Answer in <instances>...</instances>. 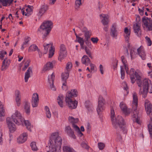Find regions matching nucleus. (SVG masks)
Returning <instances> with one entry per match:
<instances>
[{
  "mask_svg": "<svg viewBox=\"0 0 152 152\" xmlns=\"http://www.w3.org/2000/svg\"><path fill=\"white\" fill-rule=\"evenodd\" d=\"M24 110L26 113H30V103L27 101H25L24 102Z\"/></svg>",
  "mask_w": 152,
  "mask_h": 152,
  "instance_id": "nucleus-33",
  "label": "nucleus"
},
{
  "mask_svg": "<svg viewBox=\"0 0 152 152\" xmlns=\"http://www.w3.org/2000/svg\"><path fill=\"white\" fill-rule=\"evenodd\" d=\"M3 134L2 131L1 130H0V144H2L3 142Z\"/></svg>",
  "mask_w": 152,
  "mask_h": 152,
  "instance_id": "nucleus-62",
  "label": "nucleus"
},
{
  "mask_svg": "<svg viewBox=\"0 0 152 152\" xmlns=\"http://www.w3.org/2000/svg\"><path fill=\"white\" fill-rule=\"evenodd\" d=\"M28 134L26 132H24L20 134L17 138V142L19 144H22L27 140Z\"/></svg>",
  "mask_w": 152,
  "mask_h": 152,
  "instance_id": "nucleus-14",
  "label": "nucleus"
},
{
  "mask_svg": "<svg viewBox=\"0 0 152 152\" xmlns=\"http://www.w3.org/2000/svg\"><path fill=\"white\" fill-rule=\"evenodd\" d=\"M111 120L113 126L115 129L120 128L124 132L126 131V123L119 115H111Z\"/></svg>",
  "mask_w": 152,
  "mask_h": 152,
  "instance_id": "nucleus-4",
  "label": "nucleus"
},
{
  "mask_svg": "<svg viewBox=\"0 0 152 152\" xmlns=\"http://www.w3.org/2000/svg\"><path fill=\"white\" fill-rule=\"evenodd\" d=\"M15 100L17 105L19 107L21 104V96L20 92L18 90H16L15 92Z\"/></svg>",
  "mask_w": 152,
  "mask_h": 152,
  "instance_id": "nucleus-17",
  "label": "nucleus"
},
{
  "mask_svg": "<svg viewBox=\"0 0 152 152\" xmlns=\"http://www.w3.org/2000/svg\"><path fill=\"white\" fill-rule=\"evenodd\" d=\"M65 132L71 138L73 139L75 138V136L74 134V132L70 126H68L66 127Z\"/></svg>",
  "mask_w": 152,
  "mask_h": 152,
  "instance_id": "nucleus-20",
  "label": "nucleus"
},
{
  "mask_svg": "<svg viewBox=\"0 0 152 152\" xmlns=\"http://www.w3.org/2000/svg\"><path fill=\"white\" fill-rule=\"evenodd\" d=\"M55 78V75L53 73L50 76H49L48 78V81L50 85V88L53 91H55L56 89L54 85L53 82Z\"/></svg>",
  "mask_w": 152,
  "mask_h": 152,
  "instance_id": "nucleus-18",
  "label": "nucleus"
},
{
  "mask_svg": "<svg viewBox=\"0 0 152 152\" xmlns=\"http://www.w3.org/2000/svg\"><path fill=\"white\" fill-rule=\"evenodd\" d=\"M33 8L32 6L28 5L25 9L26 12H25V15L28 16L30 15L32 13Z\"/></svg>",
  "mask_w": 152,
  "mask_h": 152,
  "instance_id": "nucleus-36",
  "label": "nucleus"
},
{
  "mask_svg": "<svg viewBox=\"0 0 152 152\" xmlns=\"http://www.w3.org/2000/svg\"><path fill=\"white\" fill-rule=\"evenodd\" d=\"M32 150L34 151H36L37 150L38 148L36 146V143L35 142H33L30 144Z\"/></svg>",
  "mask_w": 152,
  "mask_h": 152,
  "instance_id": "nucleus-49",
  "label": "nucleus"
},
{
  "mask_svg": "<svg viewBox=\"0 0 152 152\" xmlns=\"http://www.w3.org/2000/svg\"><path fill=\"white\" fill-rule=\"evenodd\" d=\"M110 35L113 38L116 39L118 35V32L116 29V25L115 23L113 24L110 28Z\"/></svg>",
  "mask_w": 152,
  "mask_h": 152,
  "instance_id": "nucleus-15",
  "label": "nucleus"
},
{
  "mask_svg": "<svg viewBox=\"0 0 152 152\" xmlns=\"http://www.w3.org/2000/svg\"><path fill=\"white\" fill-rule=\"evenodd\" d=\"M53 67V64L50 62H48L44 66L43 68V70L45 71L49 70L52 69Z\"/></svg>",
  "mask_w": 152,
  "mask_h": 152,
  "instance_id": "nucleus-31",
  "label": "nucleus"
},
{
  "mask_svg": "<svg viewBox=\"0 0 152 152\" xmlns=\"http://www.w3.org/2000/svg\"><path fill=\"white\" fill-rule=\"evenodd\" d=\"M45 110L46 114H50L49 109L48 106H45Z\"/></svg>",
  "mask_w": 152,
  "mask_h": 152,
  "instance_id": "nucleus-61",
  "label": "nucleus"
},
{
  "mask_svg": "<svg viewBox=\"0 0 152 152\" xmlns=\"http://www.w3.org/2000/svg\"><path fill=\"white\" fill-rule=\"evenodd\" d=\"M67 55V51L64 45L61 44L60 47V51L59 54L58 60L61 61Z\"/></svg>",
  "mask_w": 152,
  "mask_h": 152,
  "instance_id": "nucleus-12",
  "label": "nucleus"
},
{
  "mask_svg": "<svg viewBox=\"0 0 152 152\" xmlns=\"http://www.w3.org/2000/svg\"><path fill=\"white\" fill-rule=\"evenodd\" d=\"M39 101V96L37 93L34 94L32 99V105L33 107H37Z\"/></svg>",
  "mask_w": 152,
  "mask_h": 152,
  "instance_id": "nucleus-16",
  "label": "nucleus"
},
{
  "mask_svg": "<svg viewBox=\"0 0 152 152\" xmlns=\"http://www.w3.org/2000/svg\"><path fill=\"white\" fill-rule=\"evenodd\" d=\"M43 46L44 48V54H46L48 51V49L49 47H51L53 46V44L51 43L46 44L44 43L43 45Z\"/></svg>",
  "mask_w": 152,
  "mask_h": 152,
  "instance_id": "nucleus-38",
  "label": "nucleus"
},
{
  "mask_svg": "<svg viewBox=\"0 0 152 152\" xmlns=\"http://www.w3.org/2000/svg\"><path fill=\"white\" fill-rule=\"evenodd\" d=\"M136 53L134 52V50L133 49H131L130 50V55L131 58L132 59L134 58L136 56Z\"/></svg>",
  "mask_w": 152,
  "mask_h": 152,
  "instance_id": "nucleus-52",
  "label": "nucleus"
},
{
  "mask_svg": "<svg viewBox=\"0 0 152 152\" xmlns=\"http://www.w3.org/2000/svg\"><path fill=\"white\" fill-rule=\"evenodd\" d=\"M145 106L147 114H152V105L148 100L145 102Z\"/></svg>",
  "mask_w": 152,
  "mask_h": 152,
  "instance_id": "nucleus-19",
  "label": "nucleus"
},
{
  "mask_svg": "<svg viewBox=\"0 0 152 152\" xmlns=\"http://www.w3.org/2000/svg\"><path fill=\"white\" fill-rule=\"evenodd\" d=\"M10 63V60L6 58L2 62L1 70L2 71L5 70L8 67Z\"/></svg>",
  "mask_w": 152,
  "mask_h": 152,
  "instance_id": "nucleus-23",
  "label": "nucleus"
},
{
  "mask_svg": "<svg viewBox=\"0 0 152 152\" xmlns=\"http://www.w3.org/2000/svg\"><path fill=\"white\" fill-rule=\"evenodd\" d=\"M53 23L51 21H44L41 25L40 28L42 30H45L48 31V33L50 32L53 27Z\"/></svg>",
  "mask_w": 152,
  "mask_h": 152,
  "instance_id": "nucleus-11",
  "label": "nucleus"
},
{
  "mask_svg": "<svg viewBox=\"0 0 152 152\" xmlns=\"http://www.w3.org/2000/svg\"><path fill=\"white\" fill-rule=\"evenodd\" d=\"M150 117L151 121L150 124L148 125V128L150 137L152 139V116H150Z\"/></svg>",
  "mask_w": 152,
  "mask_h": 152,
  "instance_id": "nucleus-40",
  "label": "nucleus"
},
{
  "mask_svg": "<svg viewBox=\"0 0 152 152\" xmlns=\"http://www.w3.org/2000/svg\"><path fill=\"white\" fill-rule=\"evenodd\" d=\"M12 118L7 117V122L10 132H14L16 129L15 125L12 122V120L18 125L25 124L27 129L31 131L33 126L28 120H25L21 115H12Z\"/></svg>",
  "mask_w": 152,
  "mask_h": 152,
  "instance_id": "nucleus-1",
  "label": "nucleus"
},
{
  "mask_svg": "<svg viewBox=\"0 0 152 152\" xmlns=\"http://www.w3.org/2000/svg\"><path fill=\"white\" fill-rule=\"evenodd\" d=\"M75 41V42H78L80 44L84 43V41L83 38L80 37H77V38Z\"/></svg>",
  "mask_w": 152,
  "mask_h": 152,
  "instance_id": "nucleus-55",
  "label": "nucleus"
},
{
  "mask_svg": "<svg viewBox=\"0 0 152 152\" xmlns=\"http://www.w3.org/2000/svg\"><path fill=\"white\" fill-rule=\"evenodd\" d=\"M46 33L44 34L42 36V38L44 40H45L46 39V37L48 35L50 32H48V31H46Z\"/></svg>",
  "mask_w": 152,
  "mask_h": 152,
  "instance_id": "nucleus-64",
  "label": "nucleus"
},
{
  "mask_svg": "<svg viewBox=\"0 0 152 152\" xmlns=\"http://www.w3.org/2000/svg\"><path fill=\"white\" fill-rule=\"evenodd\" d=\"M133 115L132 116V120L134 122H136L139 124L141 123L142 117L140 115Z\"/></svg>",
  "mask_w": 152,
  "mask_h": 152,
  "instance_id": "nucleus-26",
  "label": "nucleus"
},
{
  "mask_svg": "<svg viewBox=\"0 0 152 152\" xmlns=\"http://www.w3.org/2000/svg\"><path fill=\"white\" fill-rule=\"evenodd\" d=\"M64 152H76L72 148L67 146H64L63 148Z\"/></svg>",
  "mask_w": 152,
  "mask_h": 152,
  "instance_id": "nucleus-44",
  "label": "nucleus"
},
{
  "mask_svg": "<svg viewBox=\"0 0 152 152\" xmlns=\"http://www.w3.org/2000/svg\"><path fill=\"white\" fill-rule=\"evenodd\" d=\"M49 150L48 152H60L62 139L58 132L53 133L50 137Z\"/></svg>",
  "mask_w": 152,
  "mask_h": 152,
  "instance_id": "nucleus-2",
  "label": "nucleus"
},
{
  "mask_svg": "<svg viewBox=\"0 0 152 152\" xmlns=\"http://www.w3.org/2000/svg\"><path fill=\"white\" fill-rule=\"evenodd\" d=\"M142 25L144 28L149 31H152V20L151 18L144 16L142 19Z\"/></svg>",
  "mask_w": 152,
  "mask_h": 152,
  "instance_id": "nucleus-7",
  "label": "nucleus"
},
{
  "mask_svg": "<svg viewBox=\"0 0 152 152\" xmlns=\"http://www.w3.org/2000/svg\"><path fill=\"white\" fill-rule=\"evenodd\" d=\"M48 9V7L46 5H42L40 9L39 12V15L41 16Z\"/></svg>",
  "mask_w": 152,
  "mask_h": 152,
  "instance_id": "nucleus-39",
  "label": "nucleus"
},
{
  "mask_svg": "<svg viewBox=\"0 0 152 152\" xmlns=\"http://www.w3.org/2000/svg\"><path fill=\"white\" fill-rule=\"evenodd\" d=\"M81 61L83 64L86 66H88L91 63V61L89 58L86 55H84L83 57L82 58Z\"/></svg>",
  "mask_w": 152,
  "mask_h": 152,
  "instance_id": "nucleus-29",
  "label": "nucleus"
},
{
  "mask_svg": "<svg viewBox=\"0 0 152 152\" xmlns=\"http://www.w3.org/2000/svg\"><path fill=\"white\" fill-rule=\"evenodd\" d=\"M100 18L101 19V21L104 26H107L109 22L108 16L104 14H102L100 15Z\"/></svg>",
  "mask_w": 152,
  "mask_h": 152,
  "instance_id": "nucleus-22",
  "label": "nucleus"
},
{
  "mask_svg": "<svg viewBox=\"0 0 152 152\" xmlns=\"http://www.w3.org/2000/svg\"><path fill=\"white\" fill-rule=\"evenodd\" d=\"M145 39L146 40L148 45L149 46H151L152 44V42L150 38L146 36L145 37Z\"/></svg>",
  "mask_w": 152,
  "mask_h": 152,
  "instance_id": "nucleus-58",
  "label": "nucleus"
},
{
  "mask_svg": "<svg viewBox=\"0 0 152 152\" xmlns=\"http://www.w3.org/2000/svg\"><path fill=\"white\" fill-rule=\"evenodd\" d=\"M85 106L88 110V113H92L94 108L92 105L88 101H87L86 102Z\"/></svg>",
  "mask_w": 152,
  "mask_h": 152,
  "instance_id": "nucleus-30",
  "label": "nucleus"
},
{
  "mask_svg": "<svg viewBox=\"0 0 152 152\" xmlns=\"http://www.w3.org/2000/svg\"><path fill=\"white\" fill-rule=\"evenodd\" d=\"M137 84L140 88L139 94L142 95V97L145 98L146 96L148 91L150 93H152V83L148 79L138 80Z\"/></svg>",
  "mask_w": 152,
  "mask_h": 152,
  "instance_id": "nucleus-3",
  "label": "nucleus"
},
{
  "mask_svg": "<svg viewBox=\"0 0 152 152\" xmlns=\"http://www.w3.org/2000/svg\"><path fill=\"white\" fill-rule=\"evenodd\" d=\"M133 29L134 32L138 37H140L141 35V31L140 26L137 23H136L133 25Z\"/></svg>",
  "mask_w": 152,
  "mask_h": 152,
  "instance_id": "nucleus-24",
  "label": "nucleus"
},
{
  "mask_svg": "<svg viewBox=\"0 0 152 152\" xmlns=\"http://www.w3.org/2000/svg\"><path fill=\"white\" fill-rule=\"evenodd\" d=\"M55 48L53 47H51L50 48L49 50V57L50 58L52 57L54 53Z\"/></svg>",
  "mask_w": 152,
  "mask_h": 152,
  "instance_id": "nucleus-48",
  "label": "nucleus"
},
{
  "mask_svg": "<svg viewBox=\"0 0 152 152\" xmlns=\"http://www.w3.org/2000/svg\"><path fill=\"white\" fill-rule=\"evenodd\" d=\"M105 144L102 142H99L98 143V146L100 150H103L105 147Z\"/></svg>",
  "mask_w": 152,
  "mask_h": 152,
  "instance_id": "nucleus-56",
  "label": "nucleus"
},
{
  "mask_svg": "<svg viewBox=\"0 0 152 152\" xmlns=\"http://www.w3.org/2000/svg\"><path fill=\"white\" fill-rule=\"evenodd\" d=\"M104 102V100L103 98L100 96L99 98L98 105L96 109L98 114L102 113L104 110L105 109Z\"/></svg>",
  "mask_w": 152,
  "mask_h": 152,
  "instance_id": "nucleus-10",
  "label": "nucleus"
},
{
  "mask_svg": "<svg viewBox=\"0 0 152 152\" xmlns=\"http://www.w3.org/2000/svg\"><path fill=\"white\" fill-rule=\"evenodd\" d=\"M120 107L121 110L124 113H127V114L133 113L132 108V109H131L128 108L126 104L123 102L120 103Z\"/></svg>",
  "mask_w": 152,
  "mask_h": 152,
  "instance_id": "nucleus-13",
  "label": "nucleus"
},
{
  "mask_svg": "<svg viewBox=\"0 0 152 152\" xmlns=\"http://www.w3.org/2000/svg\"><path fill=\"white\" fill-rule=\"evenodd\" d=\"M85 42L86 45L89 47L91 48V43L89 39H85Z\"/></svg>",
  "mask_w": 152,
  "mask_h": 152,
  "instance_id": "nucleus-59",
  "label": "nucleus"
},
{
  "mask_svg": "<svg viewBox=\"0 0 152 152\" xmlns=\"http://www.w3.org/2000/svg\"><path fill=\"white\" fill-rule=\"evenodd\" d=\"M128 73L127 74L129 75L131 82L132 84H134L136 81L135 77L136 78L137 83V81L138 80H142L140 79L141 77L139 75L137 72L135 71V70L134 69L131 68L129 72L128 70Z\"/></svg>",
  "mask_w": 152,
  "mask_h": 152,
  "instance_id": "nucleus-9",
  "label": "nucleus"
},
{
  "mask_svg": "<svg viewBox=\"0 0 152 152\" xmlns=\"http://www.w3.org/2000/svg\"><path fill=\"white\" fill-rule=\"evenodd\" d=\"M77 91L76 89H72L68 91L66 94L65 100L66 105L70 109L76 108L77 102L74 99V97L77 96Z\"/></svg>",
  "mask_w": 152,
  "mask_h": 152,
  "instance_id": "nucleus-5",
  "label": "nucleus"
},
{
  "mask_svg": "<svg viewBox=\"0 0 152 152\" xmlns=\"http://www.w3.org/2000/svg\"><path fill=\"white\" fill-rule=\"evenodd\" d=\"M138 54L141 57L142 60H145L146 59V54L143 49V47L141 46L137 49Z\"/></svg>",
  "mask_w": 152,
  "mask_h": 152,
  "instance_id": "nucleus-21",
  "label": "nucleus"
},
{
  "mask_svg": "<svg viewBox=\"0 0 152 152\" xmlns=\"http://www.w3.org/2000/svg\"><path fill=\"white\" fill-rule=\"evenodd\" d=\"M121 78L122 80H123L125 77V71L124 70L122 66H121Z\"/></svg>",
  "mask_w": 152,
  "mask_h": 152,
  "instance_id": "nucleus-53",
  "label": "nucleus"
},
{
  "mask_svg": "<svg viewBox=\"0 0 152 152\" xmlns=\"http://www.w3.org/2000/svg\"><path fill=\"white\" fill-rule=\"evenodd\" d=\"M124 35L125 37V41L128 42L130 35V29H128L127 27H126L124 29Z\"/></svg>",
  "mask_w": 152,
  "mask_h": 152,
  "instance_id": "nucleus-28",
  "label": "nucleus"
},
{
  "mask_svg": "<svg viewBox=\"0 0 152 152\" xmlns=\"http://www.w3.org/2000/svg\"><path fill=\"white\" fill-rule=\"evenodd\" d=\"M85 50L86 53L88 55V56L91 58H92V56L91 55V51L87 47L85 46Z\"/></svg>",
  "mask_w": 152,
  "mask_h": 152,
  "instance_id": "nucleus-54",
  "label": "nucleus"
},
{
  "mask_svg": "<svg viewBox=\"0 0 152 152\" xmlns=\"http://www.w3.org/2000/svg\"><path fill=\"white\" fill-rule=\"evenodd\" d=\"M90 64V66L91 67H90L91 70L92 71H94V68L95 67V65L91 63H90V64Z\"/></svg>",
  "mask_w": 152,
  "mask_h": 152,
  "instance_id": "nucleus-63",
  "label": "nucleus"
},
{
  "mask_svg": "<svg viewBox=\"0 0 152 152\" xmlns=\"http://www.w3.org/2000/svg\"><path fill=\"white\" fill-rule=\"evenodd\" d=\"M64 152H76L72 148L67 146H64L63 148Z\"/></svg>",
  "mask_w": 152,
  "mask_h": 152,
  "instance_id": "nucleus-42",
  "label": "nucleus"
},
{
  "mask_svg": "<svg viewBox=\"0 0 152 152\" xmlns=\"http://www.w3.org/2000/svg\"><path fill=\"white\" fill-rule=\"evenodd\" d=\"M39 49L38 47L35 44H33L31 45L28 49V51H35Z\"/></svg>",
  "mask_w": 152,
  "mask_h": 152,
  "instance_id": "nucleus-46",
  "label": "nucleus"
},
{
  "mask_svg": "<svg viewBox=\"0 0 152 152\" xmlns=\"http://www.w3.org/2000/svg\"><path fill=\"white\" fill-rule=\"evenodd\" d=\"M24 63V67L22 69V70L23 71H25L26 69L27 68L28 66H29L30 61L29 60H28L25 61L24 59L22 61Z\"/></svg>",
  "mask_w": 152,
  "mask_h": 152,
  "instance_id": "nucleus-45",
  "label": "nucleus"
},
{
  "mask_svg": "<svg viewBox=\"0 0 152 152\" xmlns=\"http://www.w3.org/2000/svg\"><path fill=\"white\" fill-rule=\"evenodd\" d=\"M61 77L62 85L63 86H66V80L69 77V72L66 71L62 74Z\"/></svg>",
  "mask_w": 152,
  "mask_h": 152,
  "instance_id": "nucleus-25",
  "label": "nucleus"
},
{
  "mask_svg": "<svg viewBox=\"0 0 152 152\" xmlns=\"http://www.w3.org/2000/svg\"><path fill=\"white\" fill-rule=\"evenodd\" d=\"M72 67V64L70 62H68L66 64V71L69 72L71 69Z\"/></svg>",
  "mask_w": 152,
  "mask_h": 152,
  "instance_id": "nucleus-47",
  "label": "nucleus"
},
{
  "mask_svg": "<svg viewBox=\"0 0 152 152\" xmlns=\"http://www.w3.org/2000/svg\"><path fill=\"white\" fill-rule=\"evenodd\" d=\"M68 119L69 121L72 124V127L77 133V135L80 137H83V134L80 132V128L76 124L78 122V119L69 117Z\"/></svg>",
  "mask_w": 152,
  "mask_h": 152,
  "instance_id": "nucleus-6",
  "label": "nucleus"
},
{
  "mask_svg": "<svg viewBox=\"0 0 152 152\" xmlns=\"http://www.w3.org/2000/svg\"><path fill=\"white\" fill-rule=\"evenodd\" d=\"M5 111L3 107V105H2L1 102H0V114L5 113Z\"/></svg>",
  "mask_w": 152,
  "mask_h": 152,
  "instance_id": "nucleus-57",
  "label": "nucleus"
},
{
  "mask_svg": "<svg viewBox=\"0 0 152 152\" xmlns=\"http://www.w3.org/2000/svg\"><path fill=\"white\" fill-rule=\"evenodd\" d=\"M121 61L124 65V67L126 70V73H128V67L127 65V61L126 60L124 56H123L121 57Z\"/></svg>",
  "mask_w": 152,
  "mask_h": 152,
  "instance_id": "nucleus-37",
  "label": "nucleus"
},
{
  "mask_svg": "<svg viewBox=\"0 0 152 152\" xmlns=\"http://www.w3.org/2000/svg\"><path fill=\"white\" fill-rule=\"evenodd\" d=\"M64 152H76L72 148L67 146H64L63 148Z\"/></svg>",
  "mask_w": 152,
  "mask_h": 152,
  "instance_id": "nucleus-43",
  "label": "nucleus"
},
{
  "mask_svg": "<svg viewBox=\"0 0 152 152\" xmlns=\"http://www.w3.org/2000/svg\"><path fill=\"white\" fill-rule=\"evenodd\" d=\"M82 0H76L75 2V8L76 10H78L80 6L81 5Z\"/></svg>",
  "mask_w": 152,
  "mask_h": 152,
  "instance_id": "nucleus-50",
  "label": "nucleus"
},
{
  "mask_svg": "<svg viewBox=\"0 0 152 152\" xmlns=\"http://www.w3.org/2000/svg\"><path fill=\"white\" fill-rule=\"evenodd\" d=\"M84 35L85 39H89L91 35V31H88L87 32L85 33Z\"/></svg>",
  "mask_w": 152,
  "mask_h": 152,
  "instance_id": "nucleus-51",
  "label": "nucleus"
},
{
  "mask_svg": "<svg viewBox=\"0 0 152 152\" xmlns=\"http://www.w3.org/2000/svg\"><path fill=\"white\" fill-rule=\"evenodd\" d=\"M133 102L132 104V108L133 109V113L139 114L141 113L137 108L138 106V98L137 94L135 92L133 93Z\"/></svg>",
  "mask_w": 152,
  "mask_h": 152,
  "instance_id": "nucleus-8",
  "label": "nucleus"
},
{
  "mask_svg": "<svg viewBox=\"0 0 152 152\" xmlns=\"http://www.w3.org/2000/svg\"><path fill=\"white\" fill-rule=\"evenodd\" d=\"M30 39V38L29 37H26L24 38V42L22 44L21 48L22 50H23L24 48L27 46V45L28 44V42Z\"/></svg>",
  "mask_w": 152,
  "mask_h": 152,
  "instance_id": "nucleus-35",
  "label": "nucleus"
},
{
  "mask_svg": "<svg viewBox=\"0 0 152 152\" xmlns=\"http://www.w3.org/2000/svg\"><path fill=\"white\" fill-rule=\"evenodd\" d=\"M84 141H83L80 143L81 147L86 149L88 150L89 147L87 144V141L86 140H84Z\"/></svg>",
  "mask_w": 152,
  "mask_h": 152,
  "instance_id": "nucleus-41",
  "label": "nucleus"
},
{
  "mask_svg": "<svg viewBox=\"0 0 152 152\" xmlns=\"http://www.w3.org/2000/svg\"><path fill=\"white\" fill-rule=\"evenodd\" d=\"M91 40L93 43H96L98 42L99 39L97 37H92L91 39Z\"/></svg>",
  "mask_w": 152,
  "mask_h": 152,
  "instance_id": "nucleus-60",
  "label": "nucleus"
},
{
  "mask_svg": "<svg viewBox=\"0 0 152 152\" xmlns=\"http://www.w3.org/2000/svg\"><path fill=\"white\" fill-rule=\"evenodd\" d=\"M63 99L64 96L62 95L61 94H59L57 98V102L59 105L61 107H63L64 106L63 103Z\"/></svg>",
  "mask_w": 152,
  "mask_h": 152,
  "instance_id": "nucleus-34",
  "label": "nucleus"
},
{
  "mask_svg": "<svg viewBox=\"0 0 152 152\" xmlns=\"http://www.w3.org/2000/svg\"><path fill=\"white\" fill-rule=\"evenodd\" d=\"M32 73V69L31 67H29L25 73L24 79L25 82H28V78L31 77V74Z\"/></svg>",
  "mask_w": 152,
  "mask_h": 152,
  "instance_id": "nucleus-27",
  "label": "nucleus"
},
{
  "mask_svg": "<svg viewBox=\"0 0 152 152\" xmlns=\"http://www.w3.org/2000/svg\"><path fill=\"white\" fill-rule=\"evenodd\" d=\"M14 0H0V3L3 6L7 7L10 6Z\"/></svg>",
  "mask_w": 152,
  "mask_h": 152,
  "instance_id": "nucleus-32",
  "label": "nucleus"
}]
</instances>
